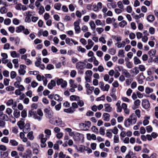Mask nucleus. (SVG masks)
I'll return each mask as SVG.
<instances>
[{"label": "nucleus", "mask_w": 158, "mask_h": 158, "mask_svg": "<svg viewBox=\"0 0 158 158\" xmlns=\"http://www.w3.org/2000/svg\"><path fill=\"white\" fill-rule=\"evenodd\" d=\"M136 121V116L134 114H133L129 116V118L125 121L124 124L126 127H128L131 125L135 124Z\"/></svg>", "instance_id": "1"}, {"label": "nucleus", "mask_w": 158, "mask_h": 158, "mask_svg": "<svg viewBox=\"0 0 158 158\" xmlns=\"http://www.w3.org/2000/svg\"><path fill=\"white\" fill-rule=\"evenodd\" d=\"M56 84L57 85H60L61 87L63 88H65L67 85V82L64 80L62 78L58 79L56 81Z\"/></svg>", "instance_id": "2"}, {"label": "nucleus", "mask_w": 158, "mask_h": 158, "mask_svg": "<svg viewBox=\"0 0 158 158\" xmlns=\"http://www.w3.org/2000/svg\"><path fill=\"white\" fill-rule=\"evenodd\" d=\"M79 25L80 23L78 21H76L74 23V30L77 34H78L80 32L81 28Z\"/></svg>", "instance_id": "3"}, {"label": "nucleus", "mask_w": 158, "mask_h": 158, "mask_svg": "<svg viewBox=\"0 0 158 158\" xmlns=\"http://www.w3.org/2000/svg\"><path fill=\"white\" fill-rule=\"evenodd\" d=\"M85 63L84 62L80 61L76 64V67L77 69L81 70L85 68Z\"/></svg>", "instance_id": "4"}, {"label": "nucleus", "mask_w": 158, "mask_h": 158, "mask_svg": "<svg viewBox=\"0 0 158 158\" xmlns=\"http://www.w3.org/2000/svg\"><path fill=\"white\" fill-rule=\"evenodd\" d=\"M26 66L24 64L20 65L19 69V73L20 75H24L26 73L25 69L26 68Z\"/></svg>", "instance_id": "5"}, {"label": "nucleus", "mask_w": 158, "mask_h": 158, "mask_svg": "<svg viewBox=\"0 0 158 158\" xmlns=\"http://www.w3.org/2000/svg\"><path fill=\"white\" fill-rule=\"evenodd\" d=\"M55 123L58 124L60 127H63L64 126V123L63 122L61 119L59 118H55Z\"/></svg>", "instance_id": "6"}, {"label": "nucleus", "mask_w": 158, "mask_h": 158, "mask_svg": "<svg viewBox=\"0 0 158 158\" xmlns=\"http://www.w3.org/2000/svg\"><path fill=\"white\" fill-rule=\"evenodd\" d=\"M105 107L104 111L108 112H110L112 110V108L111 106L109 104H105L104 105Z\"/></svg>", "instance_id": "7"}, {"label": "nucleus", "mask_w": 158, "mask_h": 158, "mask_svg": "<svg viewBox=\"0 0 158 158\" xmlns=\"http://www.w3.org/2000/svg\"><path fill=\"white\" fill-rule=\"evenodd\" d=\"M142 104L143 108L145 109H148L149 107V101L147 100H143Z\"/></svg>", "instance_id": "8"}, {"label": "nucleus", "mask_w": 158, "mask_h": 158, "mask_svg": "<svg viewBox=\"0 0 158 158\" xmlns=\"http://www.w3.org/2000/svg\"><path fill=\"white\" fill-rule=\"evenodd\" d=\"M140 102H141L139 100H136L134 102V105L132 107V109L134 110L138 108L140 105Z\"/></svg>", "instance_id": "9"}, {"label": "nucleus", "mask_w": 158, "mask_h": 158, "mask_svg": "<svg viewBox=\"0 0 158 158\" xmlns=\"http://www.w3.org/2000/svg\"><path fill=\"white\" fill-rule=\"evenodd\" d=\"M94 44V42L91 39H89L88 40V45L86 46L85 47L87 49H90L92 47Z\"/></svg>", "instance_id": "10"}, {"label": "nucleus", "mask_w": 158, "mask_h": 158, "mask_svg": "<svg viewBox=\"0 0 158 158\" xmlns=\"http://www.w3.org/2000/svg\"><path fill=\"white\" fill-rule=\"evenodd\" d=\"M127 107L126 104L124 103H122V109L123 110L124 113L127 114H130V110Z\"/></svg>", "instance_id": "11"}, {"label": "nucleus", "mask_w": 158, "mask_h": 158, "mask_svg": "<svg viewBox=\"0 0 158 158\" xmlns=\"http://www.w3.org/2000/svg\"><path fill=\"white\" fill-rule=\"evenodd\" d=\"M23 131L24 133H27L29 132L30 130V125L29 123H26L24 126Z\"/></svg>", "instance_id": "12"}, {"label": "nucleus", "mask_w": 158, "mask_h": 158, "mask_svg": "<svg viewBox=\"0 0 158 158\" xmlns=\"http://www.w3.org/2000/svg\"><path fill=\"white\" fill-rule=\"evenodd\" d=\"M56 85V82L55 80H52L51 81L50 83H49L48 85V88L49 89H52L53 87Z\"/></svg>", "instance_id": "13"}, {"label": "nucleus", "mask_w": 158, "mask_h": 158, "mask_svg": "<svg viewBox=\"0 0 158 158\" xmlns=\"http://www.w3.org/2000/svg\"><path fill=\"white\" fill-rule=\"evenodd\" d=\"M95 23L97 26L100 25L103 27L105 25V22L104 20L103 21L102 23L99 19H97L95 20Z\"/></svg>", "instance_id": "14"}, {"label": "nucleus", "mask_w": 158, "mask_h": 158, "mask_svg": "<svg viewBox=\"0 0 158 158\" xmlns=\"http://www.w3.org/2000/svg\"><path fill=\"white\" fill-rule=\"evenodd\" d=\"M110 3H108L107 4V6L108 8H110V6H111L112 8H115L117 7L116 2H111Z\"/></svg>", "instance_id": "15"}, {"label": "nucleus", "mask_w": 158, "mask_h": 158, "mask_svg": "<svg viewBox=\"0 0 158 158\" xmlns=\"http://www.w3.org/2000/svg\"><path fill=\"white\" fill-rule=\"evenodd\" d=\"M156 51L155 49H151L149 51L148 53V54L149 56L152 58L155 55Z\"/></svg>", "instance_id": "16"}, {"label": "nucleus", "mask_w": 158, "mask_h": 158, "mask_svg": "<svg viewBox=\"0 0 158 158\" xmlns=\"http://www.w3.org/2000/svg\"><path fill=\"white\" fill-rule=\"evenodd\" d=\"M103 119L105 121H109L110 120V115L107 113H104L103 115Z\"/></svg>", "instance_id": "17"}, {"label": "nucleus", "mask_w": 158, "mask_h": 158, "mask_svg": "<svg viewBox=\"0 0 158 158\" xmlns=\"http://www.w3.org/2000/svg\"><path fill=\"white\" fill-rule=\"evenodd\" d=\"M89 24L92 30L94 31L95 29L96 25L94 21L92 20L90 21Z\"/></svg>", "instance_id": "18"}, {"label": "nucleus", "mask_w": 158, "mask_h": 158, "mask_svg": "<svg viewBox=\"0 0 158 158\" xmlns=\"http://www.w3.org/2000/svg\"><path fill=\"white\" fill-rule=\"evenodd\" d=\"M10 143L12 146H16L18 145V143L15 139H12L10 141Z\"/></svg>", "instance_id": "19"}, {"label": "nucleus", "mask_w": 158, "mask_h": 158, "mask_svg": "<svg viewBox=\"0 0 158 158\" xmlns=\"http://www.w3.org/2000/svg\"><path fill=\"white\" fill-rule=\"evenodd\" d=\"M75 111V110L72 107L68 109H65L64 110V111L66 113H72Z\"/></svg>", "instance_id": "20"}, {"label": "nucleus", "mask_w": 158, "mask_h": 158, "mask_svg": "<svg viewBox=\"0 0 158 158\" xmlns=\"http://www.w3.org/2000/svg\"><path fill=\"white\" fill-rule=\"evenodd\" d=\"M45 137H44V135L43 134H41L39 135V139H40V141H46L47 140V138H46V136Z\"/></svg>", "instance_id": "21"}, {"label": "nucleus", "mask_w": 158, "mask_h": 158, "mask_svg": "<svg viewBox=\"0 0 158 158\" xmlns=\"http://www.w3.org/2000/svg\"><path fill=\"white\" fill-rule=\"evenodd\" d=\"M25 124V123L24 121L22 120H20L17 123V124L19 126V127L20 129H22L23 128Z\"/></svg>", "instance_id": "22"}, {"label": "nucleus", "mask_w": 158, "mask_h": 158, "mask_svg": "<svg viewBox=\"0 0 158 158\" xmlns=\"http://www.w3.org/2000/svg\"><path fill=\"white\" fill-rule=\"evenodd\" d=\"M84 148L85 146L82 145H81L78 147H76V149L77 150V151L81 152H84Z\"/></svg>", "instance_id": "23"}, {"label": "nucleus", "mask_w": 158, "mask_h": 158, "mask_svg": "<svg viewBox=\"0 0 158 158\" xmlns=\"http://www.w3.org/2000/svg\"><path fill=\"white\" fill-rule=\"evenodd\" d=\"M24 27L22 25H20L16 28V31L17 33H19L23 31L24 29Z\"/></svg>", "instance_id": "24"}, {"label": "nucleus", "mask_w": 158, "mask_h": 158, "mask_svg": "<svg viewBox=\"0 0 158 158\" xmlns=\"http://www.w3.org/2000/svg\"><path fill=\"white\" fill-rule=\"evenodd\" d=\"M125 60L127 61L126 64L127 68L131 69L132 68V66L130 62L128 60L127 58H125Z\"/></svg>", "instance_id": "25"}, {"label": "nucleus", "mask_w": 158, "mask_h": 158, "mask_svg": "<svg viewBox=\"0 0 158 158\" xmlns=\"http://www.w3.org/2000/svg\"><path fill=\"white\" fill-rule=\"evenodd\" d=\"M134 64L135 65L140 64L141 61L136 56H135L133 59Z\"/></svg>", "instance_id": "26"}, {"label": "nucleus", "mask_w": 158, "mask_h": 158, "mask_svg": "<svg viewBox=\"0 0 158 158\" xmlns=\"http://www.w3.org/2000/svg\"><path fill=\"white\" fill-rule=\"evenodd\" d=\"M122 73L123 74H124L127 78H129L131 77V75L126 69Z\"/></svg>", "instance_id": "27"}, {"label": "nucleus", "mask_w": 158, "mask_h": 158, "mask_svg": "<svg viewBox=\"0 0 158 158\" xmlns=\"http://www.w3.org/2000/svg\"><path fill=\"white\" fill-rule=\"evenodd\" d=\"M69 83L70 85L71 88H77V85L74 83V81L73 80H70Z\"/></svg>", "instance_id": "28"}, {"label": "nucleus", "mask_w": 158, "mask_h": 158, "mask_svg": "<svg viewBox=\"0 0 158 158\" xmlns=\"http://www.w3.org/2000/svg\"><path fill=\"white\" fill-rule=\"evenodd\" d=\"M8 155L7 152H1L0 157L1 158H5Z\"/></svg>", "instance_id": "29"}, {"label": "nucleus", "mask_w": 158, "mask_h": 158, "mask_svg": "<svg viewBox=\"0 0 158 158\" xmlns=\"http://www.w3.org/2000/svg\"><path fill=\"white\" fill-rule=\"evenodd\" d=\"M116 44H117V47L118 48H123L126 45V43L124 41H122L121 43H118Z\"/></svg>", "instance_id": "30"}, {"label": "nucleus", "mask_w": 158, "mask_h": 158, "mask_svg": "<svg viewBox=\"0 0 158 158\" xmlns=\"http://www.w3.org/2000/svg\"><path fill=\"white\" fill-rule=\"evenodd\" d=\"M147 19L149 22H152L154 20L155 17L153 15H149L148 16Z\"/></svg>", "instance_id": "31"}, {"label": "nucleus", "mask_w": 158, "mask_h": 158, "mask_svg": "<svg viewBox=\"0 0 158 158\" xmlns=\"http://www.w3.org/2000/svg\"><path fill=\"white\" fill-rule=\"evenodd\" d=\"M14 115L16 118H18L20 116V112L18 110H16L14 112Z\"/></svg>", "instance_id": "32"}, {"label": "nucleus", "mask_w": 158, "mask_h": 158, "mask_svg": "<svg viewBox=\"0 0 158 158\" xmlns=\"http://www.w3.org/2000/svg\"><path fill=\"white\" fill-rule=\"evenodd\" d=\"M124 52L123 50H120L118 51V56L119 57H124L125 55Z\"/></svg>", "instance_id": "33"}, {"label": "nucleus", "mask_w": 158, "mask_h": 158, "mask_svg": "<svg viewBox=\"0 0 158 158\" xmlns=\"http://www.w3.org/2000/svg\"><path fill=\"white\" fill-rule=\"evenodd\" d=\"M77 51L79 52H81L82 53H84L86 51V49L83 48L81 46H78L77 47Z\"/></svg>", "instance_id": "34"}, {"label": "nucleus", "mask_w": 158, "mask_h": 158, "mask_svg": "<svg viewBox=\"0 0 158 158\" xmlns=\"http://www.w3.org/2000/svg\"><path fill=\"white\" fill-rule=\"evenodd\" d=\"M127 24V22L125 20H122L119 23V26L121 27H123Z\"/></svg>", "instance_id": "35"}, {"label": "nucleus", "mask_w": 158, "mask_h": 158, "mask_svg": "<svg viewBox=\"0 0 158 158\" xmlns=\"http://www.w3.org/2000/svg\"><path fill=\"white\" fill-rule=\"evenodd\" d=\"M153 91V90L151 88L149 87H146L145 89V92L148 94H149L152 92Z\"/></svg>", "instance_id": "36"}, {"label": "nucleus", "mask_w": 158, "mask_h": 158, "mask_svg": "<svg viewBox=\"0 0 158 158\" xmlns=\"http://www.w3.org/2000/svg\"><path fill=\"white\" fill-rule=\"evenodd\" d=\"M80 135V134L77 133L74 134L73 136V138L75 140H78L80 139V138L79 136Z\"/></svg>", "instance_id": "37"}, {"label": "nucleus", "mask_w": 158, "mask_h": 158, "mask_svg": "<svg viewBox=\"0 0 158 158\" xmlns=\"http://www.w3.org/2000/svg\"><path fill=\"white\" fill-rule=\"evenodd\" d=\"M106 136L109 138H111L112 136V134L109 130H107L106 133Z\"/></svg>", "instance_id": "38"}, {"label": "nucleus", "mask_w": 158, "mask_h": 158, "mask_svg": "<svg viewBox=\"0 0 158 158\" xmlns=\"http://www.w3.org/2000/svg\"><path fill=\"white\" fill-rule=\"evenodd\" d=\"M33 118L35 119H37L39 121H40L42 118V117L40 116H38L36 113L33 116Z\"/></svg>", "instance_id": "39"}, {"label": "nucleus", "mask_w": 158, "mask_h": 158, "mask_svg": "<svg viewBox=\"0 0 158 158\" xmlns=\"http://www.w3.org/2000/svg\"><path fill=\"white\" fill-rule=\"evenodd\" d=\"M79 126L80 128L85 129V130H87L88 129H87V127L85 123H80Z\"/></svg>", "instance_id": "40"}, {"label": "nucleus", "mask_w": 158, "mask_h": 158, "mask_svg": "<svg viewBox=\"0 0 158 158\" xmlns=\"http://www.w3.org/2000/svg\"><path fill=\"white\" fill-rule=\"evenodd\" d=\"M33 12L32 11H28L25 12L23 14V15L27 16L30 17L32 15Z\"/></svg>", "instance_id": "41"}, {"label": "nucleus", "mask_w": 158, "mask_h": 158, "mask_svg": "<svg viewBox=\"0 0 158 158\" xmlns=\"http://www.w3.org/2000/svg\"><path fill=\"white\" fill-rule=\"evenodd\" d=\"M110 131L114 134L116 135L118 133V129L117 127H114L113 129H110Z\"/></svg>", "instance_id": "42"}, {"label": "nucleus", "mask_w": 158, "mask_h": 158, "mask_svg": "<svg viewBox=\"0 0 158 158\" xmlns=\"http://www.w3.org/2000/svg\"><path fill=\"white\" fill-rule=\"evenodd\" d=\"M54 99L56 101H61L62 100V98L58 95L56 94L54 96Z\"/></svg>", "instance_id": "43"}, {"label": "nucleus", "mask_w": 158, "mask_h": 158, "mask_svg": "<svg viewBox=\"0 0 158 158\" xmlns=\"http://www.w3.org/2000/svg\"><path fill=\"white\" fill-rule=\"evenodd\" d=\"M27 136L28 139L31 140H32L34 138V136L33 135L32 131H30L28 133Z\"/></svg>", "instance_id": "44"}, {"label": "nucleus", "mask_w": 158, "mask_h": 158, "mask_svg": "<svg viewBox=\"0 0 158 158\" xmlns=\"http://www.w3.org/2000/svg\"><path fill=\"white\" fill-rule=\"evenodd\" d=\"M39 9V13L40 15H42L45 11V10L43 6H40Z\"/></svg>", "instance_id": "45"}, {"label": "nucleus", "mask_w": 158, "mask_h": 158, "mask_svg": "<svg viewBox=\"0 0 158 158\" xmlns=\"http://www.w3.org/2000/svg\"><path fill=\"white\" fill-rule=\"evenodd\" d=\"M110 95L112 98L113 100L114 101H115L117 100V97L113 92H112L110 94Z\"/></svg>", "instance_id": "46"}, {"label": "nucleus", "mask_w": 158, "mask_h": 158, "mask_svg": "<svg viewBox=\"0 0 158 158\" xmlns=\"http://www.w3.org/2000/svg\"><path fill=\"white\" fill-rule=\"evenodd\" d=\"M61 7V4L60 3H57L54 5V8L58 10H60Z\"/></svg>", "instance_id": "47"}, {"label": "nucleus", "mask_w": 158, "mask_h": 158, "mask_svg": "<svg viewBox=\"0 0 158 158\" xmlns=\"http://www.w3.org/2000/svg\"><path fill=\"white\" fill-rule=\"evenodd\" d=\"M12 111L13 110L12 109L9 108H7L6 109V113L9 115H10L11 114Z\"/></svg>", "instance_id": "48"}, {"label": "nucleus", "mask_w": 158, "mask_h": 158, "mask_svg": "<svg viewBox=\"0 0 158 158\" xmlns=\"http://www.w3.org/2000/svg\"><path fill=\"white\" fill-rule=\"evenodd\" d=\"M92 131L96 134H98V130L95 126H93L91 128Z\"/></svg>", "instance_id": "49"}, {"label": "nucleus", "mask_w": 158, "mask_h": 158, "mask_svg": "<svg viewBox=\"0 0 158 158\" xmlns=\"http://www.w3.org/2000/svg\"><path fill=\"white\" fill-rule=\"evenodd\" d=\"M10 55L13 58L18 57L16 52L14 51L10 52Z\"/></svg>", "instance_id": "50"}, {"label": "nucleus", "mask_w": 158, "mask_h": 158, "mask_svg": "<svg viewBox=\"0 0 158 158\" xmlns=\"http://www.w3.org/2000/svg\"><path fill=\"white\" fill-rule=\"evenodd\" d=\"M133 81V79L132 78L130 79H127L126 80V83L127 86H128L130 85L131 82Z\"/></svg>", "instance_id": "51"}, {"label": "nucleus", "mask_w": 158, "mask_h": 158, "mask_svg": "<svg viewBox=\"0 0 158 158\" xmlns=\"http://www.w3.org/2000/svg\"><path fill=\"white\" fill-rule=\"evenodd\" d=\"M7 10L5 7H1L0 9V12L1 14H4L6 13Z\"/></svg>", "instance_id": "52"}, {"label": "nucleus", "mask_w": 158, "mask_h": 158, "mask_svg": "<svg viewBox=\"0 0 158 158\" xmlns=\"http://www.w3.org/2000/svg\"><path fill=\"white\" fill-rule=\"evenodd\" d=\"M102 90L103 91H108L110 88V85L108 84H106L105 86H104Z\"/></svg>", "instance_id": "53"}, {"label": "nucleus", "mask_w": 158, "mask_h": 158, "mask_svg": "<svg viewBox=\"0 0 158 158\" xmlns=\"http://www.w3.org/2000/svg\"><path fill=\"white\" fill-rule=\"evenodd\" d=\"M139 69L141 72H143L145 71L146 69L144 65H139L138 67Z\"/></svg>", "instance_id": "54"}, {"label": "nucleus", "mask_w": 158, "mask_h": 158, "mask_svg": "<svg viewBox=\"0 0 158 158\" xmlns=\"http://www.w3.org/2000/svg\"><path fill=\"white\" fill-rule=\"evenodd\" d=\"M114 142L117 143L119 142L118 136L117 135H115L114 138Z\"/></svg>", "instance_id": "55"}, {"label": "nucleus", "mask_w": 158, "mask_h": 158, "mask_svg": "<svg viewBox=\"0 0 158 158\" xmlns=\"http://www.w3.org/2000/svg\"><path fill=\"white\" fill-rule=\"evenodd\" d=\"M81 30L83 32H85L88 31V28L87 26L83 25L81 27Z\"/></svg>", "instance_id": "56"}, {"label": "nucleus", "mask_w": 158, "mask_h": 158, "mask_svg": "<svg viewBox=\"0 0 158 158\" xmlns=\"http://www.w3.org/2000/svg\"><path fill=\"white\" fill-rule=\"evenodd\" d=\"M44 77H45L44 76H41L40 74H38L36 76L37 79L39 81H41L43 80L44 78Z\"/></svg>", "instance_id": "57"}, {"label": "nucleus", "mask_w": 158, "mask_h": 158, "mask_svg": "<svg viewBox=\"0 0 158 158\" xmlns=\"http://www.w3.org/2000/svg\"><path fill=\"white\" fill-rule=\"evenodd\" d=\"M1 141L3 142L7 143L9 142V139L7 137L5 136L1 139Z\"/></svg>", "instance_id": "58"}, {"label": "nucleus", "mask_w": 158, "mask_h": 158, "mask_svg": "<svg viewBox=\"0 0 158 158\" xmlns=\"http://www.w3.org/2000/svg\"><path fill=\"white\" fill-rule=\"evenodd\" d=\"M21 116L22 117L25 118L27 116L26 110L25 109L23 110L21 112Z\"/></svg>", "instance_id": "59"}, {"label": "nucleus", "mask_w": 158, "mask_h": 158, "mask_svg": "<svg viewBox=\"0 0 158 158\" xmlns=\"http://www.w3.org/2000/svg\"><path fill=\"white\" fill-rule=\"evenodd\" d=\"M36 112L32 111V110H31L29 111L28 116L29 117H31L32 116V115L34 116Z\"/></svg>", "instance_id": "60"}, {"label": "nucleus", "mask_w": 158, "mask_h": 158, "mask_svg": "<svg viewBox=\"0 0 158 158\" xmlns=\"http://www.w3.org/2000/svg\"><path fill=\"white\" fill-rule=\"evenodd\" d=\"M10 75V77L12 79L14 78L16 76V72L14 71H12L11 72Z\"/></svg>", "instance_id": "61"}, {"label": "nucleus", "mask_w": 158, "mask_h": 158, "mask_svg": "<svg viewBox=\"0 0 158 158\" xmlns=\"http://www.w3.org/2000/svg\"><path fill=\"white\" fill-rule=\"evenodd\" d=\"M96 30L98 34H101L104 31V29L102 27L97 28Z\"/></svg>", "instance_id": "62"}, {"label": "nucleus", "mask_w": 158, "mask_h": 158, "mask_svg": "<svg viewBox=\"0 0 158 158\" xmlns=\"http://www.w3.org/2000/svg\"><path fill=\"white\" fill-rule=\"evenodd\" d=\"M57 28L60 30H62L64 28V25L61 23H60L57 24Z\"/></svg>", "instance_id": "63"}, {"label": "nucleus", "mask_w": 158, "mask_h": 158, "mask_svg": "<svg viewBox=\"0 0 158 158\" xmlns=\"http://www.w3.org/2000/svg\"><path fill=\"white\" fill-rule=\"evenodd\" d=\"M133 155L134 154L132 152H129L125 156V158H131V156Z\"/></svg>", "instance_id": "64"}]
</instances>
